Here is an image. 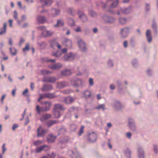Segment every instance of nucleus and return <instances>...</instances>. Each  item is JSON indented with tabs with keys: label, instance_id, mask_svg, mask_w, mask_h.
I'll return each mask as SVG.
<instances>
[{
	"label": "nucleus",
	"instance_id": "f257e3e1",
	"mask_svg": "<svg viewBox=\"0 0 158 158\" xmlns=\"http://www.w3.org/2000/svg\"><path fill=\"white\" fill-rule=\"evenodd\" d=\"M65 109L63 105L60 103L55 104L53 106V115L54 118H58L60 116V112L64 111Z\"/></svg>",
	"mask_w": 158,
	"mask_h": 158
},
{
	"label": "nucleus",
	"instance_id": "f03ea898",
	"mask_svg": "<svg viewBox=\"0 0 158 158\" xmlns=\"http://www.w3.org/2000/svg\"><path fill=\"white\" fill-rule=\"evenodd\" d=\"M42 104L44 105L45 107H42L40 108L39 105H37L36 107V109L38 114H40L41 112H45L49 110L52 106L51 102L45 101L43 102Z\"/></svg>",
	"mask_w": 158,
	"mask_h": 158
},
{
	"label": "nucleus",
	"instance_id": "7ed1b4c3",
	"mask_svg": "<svg viewBox=\"0 0 158 158\" xmlns=\"http://www.w3.org/2000/svg\"><path fill=\"white\" fill-rule=\"evenodd\" d=\"M97 137V135L95 133L91 132L88 134L87 140L89 143L94 142L96 141Z\"/></svg>",
	"mask_w": 158,
	"mask_h": 158
},
{
	"label": "nucleus",
	"instance_id": "20e7f679",
	"mask_svg": "<svg viewBox=\"0 0 158 158\" xmlns=\"http://www.w3.org/2000/svg\"><path fill=\"white\" fill-rule=\"evenodd\" d=\"M47 131V130L43 128L41 126H40L37 130V136L43 137L44 136L45 133H46Z\"/></svg>",
	"mask_w": 158,
	"mask_h": 158
},
{
	"label": "nucleus",
	"instance_id": "39448f33",
	"mask_svg": "<svg viewBox=\"0 0 158 158\" xmlns=\"http://www.w3.org/2000/svg\"><path fill=\"white\" fill-rule=\"evenodd\" d=\"M112 107L116 110H122L123 106L118 101H115L112 104Z\"/></svg>",
	"mask_w": 158,
	"mask_h": 158
},
{
	"label": "nucleus",
	"instance_id": "423d86ee",
	"mask_svg": "<svg viewBox=\"0 0 158 158\" xmlns=\"http://www.w3.org/2000/svg\"><path fill=\"white\" fill-rule=\"evenodd\" d=\"M75 58V55L72 53L65 55L62 59L65 61H71Z\"/></svg>",
	"mask_w": 158,
	"mask_h": 158
},
{
	"label": "nucleus",
	"instance_id": "0eeeda50",
	"mask_svg": "<svg viewBox=\"0 0 158 158\" xmlns=\"http://www.w3.org/2000/svg\"><path fill=\"white\" fill-rule=\"evenodd\" d=\"M72 85L74 86L78 87L82 85L83 83L82 80L79 79H76L72 80L71 82Z\"/></svg>",
	"mask_w": 158,
	"mask_h": 158
},
{
	"label": "nucleus",
	"instance_id": "6e6552de",
	"mask_svg": "<svg viewBox=\"0 0 158 158\" xmlns=\"http://www.w3.org/2000/svg\"><path fill=\"white\" fill-rule=\"evenodd\" d=\"M40 29L42 31L43 35L44 37L51 36L52 34V33L49 31L47 30L44 27H39Z\"/></svg>",
	"mask_w": 158,
	"mask_h": 158
},
{
	"label": "nucleus",
	"instance_id": "1a4fd4ad",
	"mask_svg": "<svg viewBox=\"0 0 158 158\" xmlns=\"http://www.w3.org/2000/svg\"><path fill=\"white\" fill-rule=\"evenodd\" d=\"M60 13V11L58 9L52 8L51 10L50 14V16L55 17L58 16Z\"/></svg>",
	"mask_w": 158,
	"mask_h": 158
},
{
	"label": "nucleus",
	"instance_id": "9d476101",
	"mask_svg": "<svg viewBox=\"0 0 158 158\" xmlns=\"http://www.w3.org/2000/svg\"><path fill=\"white\" fill-rule=\"evenodd\" d=\"M137 152L138 158H144V152L141 147H138Z\"/></svg>",
	"mask_w": 158,
	"mask_h": 158
},
{
	"label": "nucleus",
	"instance_id": "9b49d317",
	"mask_svg": "<svg viewBox=\"0 0 158 158\" xmlns=\"http://www.w3.org/2000/svg\"><path fill=\"white\" fill-rule=\"evenodd\" d=\"M78 46L80 49L82 51H85L87 50L86 45L82 40H80L78 42Z\"/></svg>",
	"mask_w": 158,
	"mask_h": 158
},
{
	"label": "nucleus",
	"instance_id": "f8f14e48",
	"mask_svg": "<svg viewBox=\"0 0 158 158\" xmlns=\"http://www.w3.org/2000/svg\"><path fill=\"white\" fill-rule=\"evenodd\" d=\"M129 128L132 131H135L136 130V127L135 124L134 122L132 119H129Z\"/></svg>",
	"mask_w": 158,
	"mask_h": 158
},
{
	"label": "nucleus",
	"instance_id": "ddd939ff",
	"mask_svg": "<svg viewBox=\"0 0 158 158\" xmlns=\"http://www.w3.org/2000/svg\"><path fill=\"white\" fill-rule=\"evenodd\" d=\"M62 43L63 45L69 48L71 47L72 43L71 41L67 38H64L62 40Z\"/></svg>",
	"mask_w": 158,
	"mask_h": 158
},
{
	"label": "nucleus",
	"instance_id": "4468645a",
	"mask_svg": "<svg viewBox=\"0 0 158 158\" xmlns=\"http://www.w3.org/2000/svg\"><path fill=\"white\" fill-rule=\"evenodd\" d=\"M78 15L79 18L82 22H85L87 21V18L85 15L81 11H79Z\"/></svg>",
	"mask_w": 158,
	"mask_h": 158
},
{
	"label": "nucleus",
	"instance_id": "2eb2a0df",
	"mask_svg": "<svg viewBox=\"0 0 158 158\" xmlns=\"http://www.w3.org/2000/svg\"><path fill=\"white\" fill-rule=\"evenodd\" d=\"M62 67V65L60 63H56L49 66L50 69L53 70L59 69Z\"/></svg>",
	"mask_w": 158,
	"mask_h": 158
},
{
	"label": "nucleus",
	"instance_id": "dca6fc26",
	"mask_svg": "<svg viewBox=\"0 0 158 158\" xmlns=\"http://www.w3.org/2000/svg\"><path fill=\"white\" fill-rule=\"evenodd\" d=\"M74 100V99L71 97H63L62 100V102H64L67 104H70L73 102Z\"/></svg>",
	"mask_w": 158,
	"mask_h": 158
},
{
	"label": "nucleus",
	"instance_id": "f3484780",
	"mask_svg": "<svg viewBox=\"0 0 158 158\" xmlns=\"http://www.w3.org/2000/svg\"><path fill=\"white\" fill-rule=\"evenodd\" d=\"M103 19L105 22L107 23H112L114 22L115 21V19L113 18L106 15L104 16Z\"/></svg>",
	"mask_w": 158,
	"mask_h": 158
},
{
	"label": "nucleus",
	"instance_id": "a211bd4d",
	"mask_svg": "<svg viewBox=\"0 0 158 158\" xmlns=\"http://www.w3.org/2000/svg\"><path fill=\"white\" fill-rule=\"evenodd\" d=\"M53 89L52 86L51 85H44L41 88V90L43 92H47L52 90Z\"/></svg>",
	"mask_w": 158,
	"mask_h": 158
},
{
	"label": "nucleus",
	"instance_id": "6ab92c4d",
	"mask_svg": "<svg viewBox=\"0 0 158 158\" xmlns=\"http://www.w3.org/2000/svg\"><path fill=\"white\" fill-rule=\"evenodd\" d=\"M129 29L127 27L124 28L121 30V36L122 37L125 38L127 37L129 32Z\"/></svg>",
	"mask_w": 158,
	"mask_h": 158
},
{
	"label": "nucleus",
	"instance_id": "aec40b11",
	"mask_svg": "<svg viewBox=\"0 0 158 158\" xmlns=\"http://www.w3.org/2000/svg\"><path fill=\"white\" fill-rule=\"evenodd\" d=\"M68 153L73 158H76L79 156V154L77 151L75 152L73 151H69L68 152Z\"/></svg>",
	"mask_w": 158,
	"mask_h": 158
},
{
	"label": "nucleus",
	"instance_id": "412c9836",
	"mask_svg": "<svg viewBox=\"0 0 158 158\" xmlns=\"http://www.w3.org/2000/svg\"><path fill=\"white\" fill-rule=\"evenodd\" d=\"M68 83L65 81L58 82L57 84V87L59 89L68 86Z\"/></svg>",
	"mask_w": 158,
	"mask_h": 158
},
{
	"label": "nucleus",
	"instance_id": "4be33fe9",
	"mask_svg": "<svg viewBox=\"0 0 158 158\" xmlns=\"http://www.w3.org/2000/svg\"><path fill=\"white\" fill-rule=\"evenodd\" d=\"M56 80V78L54 77H47L43 78V81L45 82H53Z\"/></svg>",
	"mask_w": 158,
	"mask_h": 158
},
{
	"label": "nucleus",
	"instance_id": "5701e85b",
	"mask_svg": "<svg viewBox=\"0 0 158 158\" xmlns=\"http://www.w3.org/2000/svg\"><path fill=\"white\" fill-rule=\"evenodd\" d=\"M37 20L39 23H43L46 22L47 19L44 16H39L37 18Z\"/></svg>",
	"mask_w": 158,
	"mask_h": 158
},
{
	"label": "nucleus",
	"instance_id": "b1692460",
	"mask_svg": "<svg viewBox=\"0 0 158 158\" xmlns=\"http://www.w3.org/2000/svg\"><path fill=\"white\" fill-rule=\"evenodd\" d=\"M56 138V136H54L52 134L48 135L47 137V141L48 143H52L53 142Z\"/></svg>",
	"mask_w": 158,
	"mask_h": 158
},
{
	"label": "nucleus",
	"instance_id": "393cba45",
	"mask_svg": "<svg viewBox=\"0 0 158 158\" xmlns=\"http://www.w3.org/2000/svg\"><path fill=\"white\" fill-rule=\"evenodd\" d=\"M146 36L148 41L150 43L152 40V36L151 35V31L149 30H148L146 32Z\"/></svg>",
	"mask_w": 158,
	"mask_h": 158
},
{
	"label": "nucleus",
	"instance_id": "a878e982",
	"mask_svg": "<svg viewBox=\"0 0 158 158\" xmlns=\"http://www.w3.org/2000/svg\"><path fill=\"white\" fill-rule=\"evenodd\" d=\"M53 1V0H40V2L42 4L48 6L50 5Z\"/></svg>",
	"mask_w": 158,
	"mask_h": 158
},
{
	"label": "nucleus",
	"instance_id": "bb28decb",
	"mask_svg": "<svg viewBox=\"0 0 158 158\" xmlns=\"http://www.w3.org/2000/svg\"><path fill=\"white\" fill-rule=\"evenodd\" d=\"M124 154L126 157L127 158H130L131 152L129 148H127L124 151Z\"/></svg>",
	"mask_w": 158,
	"mask_h": 158
},
{
	"label": "nucleus",
	"instance_id": "cd10ccee",
	"mask_svg": "<svg viewBox=\"0 0 158 158\" xmlns=\"http://www.w3.org/2000/svg\"><path fill=\"white\" fill-rule=\"evenodd\" d=\"M94 109L98 110H102L103 111H104L106 109V108L105 107V104H102L98 105L94 108Z\"/></svg>",
	"mask_w": 158,
	"mask_h": 158
},
{
	"label": "nucleus",
	"instance_id": "c85d7f7f",
	"mask_svg": "<svg viewBox=\"0 0 158 158\" xmlns=\"http://www.w3.org/2000/svg\"><path fill=\"white\" fill-rule=\"evenodd\" d=\"M71 74V72L70 69H65L61 72V74L63 76H69Z\"/></svg>",
	"mask_w": 158,
	"mask_h": 158
},
{
	"label": "nucleus",
	"instance_id": "c756f323",
	"mask_svg": "<svg viewBox=\"0 0 158 158\" xmlns=\"http://www.w3.org/2000/svg\"><path fill=\"white\" fill-rule=\"evenodd\" d=\"M121 13L124 14H127L131 12L130 9L129 8H123L120 9Z\"/></svg>",
	"mask_w": 158,
	"mask_h": 158
},
{
	"label": "nucleus",
	"instance_id": "7c9ffc66",
	"mask_svg": "<svg viewBox=\"0 0 158 158\" xmlns=\"http://www.w3.org/2000/svg\"><path fill=\"white\" fill-rule=\"evenodd\" d=\"M51 46L53 48H54L55 47H57L58 48L60 49L61 46L57 42L54 41H52L51 42Z\"/></svg>",
	"mask_w": 158,
	"mask_h": 158
},
{
	"label": "nucleus",
	"instance_id": "2f4dec72",
	"mask_svg": "<svg viewBox=\"0 0 158 158\" xmlns=\"http://www.w3.org/2000/svg\"><path fill=\"white\" fill-rule=\"evenodd\" d=\"M51 117V115L49 114H46L43 115L40 118L42 121H46Z\"/></svg>",
	"mask_w": 158,
	"mask_h": 158
},
{
	"label": "nucleus",
	"instance_id": "473e14b6",
	"mask_svg": "<svg viewBox=\"0 0 158 158\" xmlns=\"http://www.w3.org/2000/svg\"><path fill=\"white\" fill-rule=\"evenodd\" d=\"M83 94V96L85 98H87L90 97L91 93L89 91L86 90L84 92Z\"/></svg>",
	"mask_w": 158,
	"mask_h": 158
},
{
	"label": "nucleus",
	"instance_id": "72a5a7b5",
	"mask_svg": "<svg viewBox=\"0 0 158 158\" xmlns=\"http://www.w3.org/2000/svg\"><path fill=\"white\" fill-rule=\"evenodd\" d=\"M64 22L63 20L59 19L57 20V23L56 24L54 25L55 27H60L64 25Z\"/></svg>",
	"mask_w": 158,
	"mask_h": 158
},
{
	"label": "nucleus",
	"instance_id": "f704fd0d",
	"mask_svg": "<svg viewBox=\"0 0 158 158\" xmlns=\"http://www.w3.org/2000/svg\"><path fill=\"white\" fill-rule=\"evenodd\" d=\"M55 156V154L53 152L48 153L47 156H45L43 157V158H54Z\"/></svg>",
	"mask_w": 158,
	"mask_h": 158
},
{
	"label": "nucleus",
	"instance_id": "c9c22d12",
	"mask_svg": "<svg viewBox=\"0 0 158 158\" xmlns=\"http://www.w3.org/2000/svg\"><path fill=\"white\" fill-rule=\"evenodd\" d=\"M6 23H5L3 24V27L1 29V31L0 32V35H2L3 33H5L6 32Z\"/></svg>",
	"mask_w": 158,
	"mask_h": 158
},
{
	"label": "nucleus",
	"instance_id": "e433bc0d",
	"mask_svg": "<svg viewBox=\"0 0 158 158\" xmlns=\"http://www.w3.org/2000/svg\"><path fill=\"white\" fill-rule=\"evenodd\" d=\"M56 121L55 120H51L46 122V125L48 127H50L55 124Z\"/></svg>",
	"mask_w": 158,
	"mask_h": 158
},
{
	"label": "nucleus",
	"instance_id": "4c0bfd02",
	"mask_svg": "<svg viewBox=\"0 0 158 158\" xmlns=\"http://www.w3.org/2000/svg\"><path fill=\"white\" fill-rule=\"evenodd\" d=\"M152 27L154 30L155 34H156L157 31V26L155 22L154 21L153 22L152 24Z\"/></svg>",
	"mask_w": 158,
	"mask_h": 158
},
{
	"label": "nucleus",
	"instance_id": "58836bf2",
	"mask_svg": "<svg viewBox=\"0 0 158 158\" xmlns=\"http://www.w3.org/2000/svg\"><path fill=\"white\" fill-rule=\"evenodd\" d=\"M52 54L53 56L56 57H59L62 55L61 52L59 51H57L56 52H53Z\"/></svg>",
	"mask_w": 158,
	"mask_h": 158
},
{
	"label": "nucleus",
	"instance_id": "ea45409f",
	"mask_svg": "<svg viewBox=\"0 0 158 158\" xmlns=\"http://www.w3.org/2000/svg\"><path fill=\"white\" fill-rule=\"evenodd\" d=\"M96 4L98 6H99L101 5L103 9L105 8L106 6V5L105 3L102 2H97L96 3Z\"/></svg>",
	"mask_w": 158,
	"mask_h": 158
},
{
	"label": "nucleus",
	"instance_id": "a19ab883",
	"mask_svg": "<svg viewBox=\"0 0 158 158\" xmlns=\"http://www.w3.org/2000/svg\"><path fill=\"white\" fill-rule=\"evenodd\" d=\"M10 52L12 55H15L17 53L16 50L14 48H10Z\"/></svg>",
	"mask_w": 158,
	"mask_h": 158
},
{
	"label": "nucleus",
	"instance_id": "79ce46f5",
	"mask_svg": "<svg viewBox=\"0 0 158 158\" xmlns=\"http://www.w3.org/2000/svg\"><path fill=\"white\" fill-rule=\"evenodd\" d=\"M118 0H115L111 4L110 6V7L111 8H114L116 7L118 4Z\"/></svg>",
	"mask_w": 158,
	"mask_h": 158
},
{
	"label": "nucleus",
	"instance_id": "37998d69",
	"mask_svg": "<svg viewBox=\"0 0 158 158\" xmlns=\"http://www.w3.org/2000/svg\"><path fill=\"white\" fill-rule=\"evenodd\" d=\"M29 47V44L28 43L26 44L25 47L23 48V51L24 52L27 51H28L30 49Z\"/></svg>",
	"mask_w": 158,
	"mask_h": 158
},
{
	"label": "nucleus",
	"instance_id": "c03bdc74",
	"mask_svg": "<svg viewBox=\"0 0 158 158\" xmlns=\"http://www.w3.org/2000/svg\"><path fill=\"white\" fill-rule=\"evenodd\" d=\"M84 127L82 126L81 127L78 133V135L79 136H81L84 132Z\"/></svg>",
	"mask_w": 158,
	"mask_h": 158
},
{
	"label": "nucleus",
	"instance_id": "a18cd8bd",
	"mask_svg": "<svg viewBox=\"0 0 158 158\" xmlns=\"http://www.w3.org/2000/svg\"><path fill=\"white\" fill-rule=\"evenodd\" d=\"M153 151L155 154H156L158 153V148L157 145H153Z\"/></svg>",
	"mask_w": 158,
	"mask_h": 158
},
{
	"label": "nucleus",
	"instance_id": "49530a36",
	"mask_svg": "<svg viewBox=\"0 0 158 158\" xmlns=\"http://www.w3.org/2000/svg\"><path fill=\"white\" fill-rule=\"evenodd\" d=\"M42 150H43V149L42 148V146H41L37 147L35 149V152L36 153H38L40 152Z\"/></svg>",
	"mask_w": 158,
	"mask_h": 158
},
{
	"label": "nucleus",
	"instance_id": "de8ad7c7",
	"mask_svg": "<svg viewBox=\"0 0 158 158\" xmlns=\"http://www.w3.org/2000/svg\"><path fill=\"white\" fill-rule=\"evenodd\" d=\"M68 23L69 25L71 26H73L74 25V21L72 19L69 18L68 19Z\"/></svg>",
	"mask_w": 158,
	"mask_h": 158
},
{
	"label": "nucleus",
	"instance_id": "09e8293b",
	"mask_svg": "<svg viewBox=\"0 0 158 158\" xmlns=\"http://www.w3.org/2000/svg\"><path fill=\"white\" fill-rule=\"evenodd\" d=\"M119 21L121 24H124L126 23L127 20L125 18H121L119 19Z\"/></svg>",
	"mask_w": 158,
	"mask_h": 158
},
{
	"label": "nucleus",
	"instance_id": "8fccbe9b",
	"mask_svg": "<svg viewBox=\"0 0 158 158\" xmlns=\"http://www.w3.org/2000/svg\"><path fill=\"white\" fill-rule=\"evenodd\" d=\"M107 63L109 67H111L113 66V63L112 60L111 59H109L107 61Z\"/></svg>",
	"mask_w": 158,
	"mask_h": 158
},
{
	"label": "nucleus",
	"instance_id": "3c124183",
	"mask_svg": "<svg viewBox=\"0 0 158 158\" xmlns=\"http://www.w3.org/2000/svg\"><path fill=\"white\" fill-rule=\"evenodd\" d=\"M47 93V96L48 98H52L55 97V95L53 93Z\"/></svg>",
	"mask_w": 158,
	"mask_h": 158
},
{
	"label": "nucleus",
	"instance_id": "603ef678",
	"mask_svg": "<svg viewBox=\"0 0 158 158\" xmlns=\"http://www.w3.org/2000/svg\"><path fill=\"white\" fill-rule=\"evenodd\" d=\"M42 143V141L41 140H38L36 141H35L34 143V145L35 146H37Z\"/></svg>",
	"mask_w": 158,
	"mask_h": 158
},
{
	"label": "nucleus",
	"instance_id": "864d4df0",
	"mask_svg": "<svg viewBox=\"0 0 158 158\" xmlns=\"http://www.w3.org/2000/svg\"><path fill=\"white\" fill-rule=\"evenodd\" d=\"M89 13L91 16L93 17H95L97 15L96 13L93 11H90Z\"/></svg>",
	"mask_w": 158,
	"mask_h": 158
},
{
	"label": "nucleus",
	"instance_id": "5fc2aeb1",
	"mask_svg": "<svg viewBox=\"0 0 158 158\" xmlns=\"http://www.w3.org/2000/svg\"><path fill=\"white\" fill-rule=\"evenodd\" d=\"M39 45L41 48H44L46 45L45 43L43 42H42L41 43H39Z\"/></svg>",
	"mask_w": 158,
	"mask_h": 158
},
{
	"label": "nucleus",
	"instance_id": "6e6d98bb",
	"mask_svg": "<svg viewBox=\"0 0 158 158\" xmlns=\"http://www.w3.org/2000/svg\"><path fill=\"white\" fill-rule=\"evenodd\" d=\"M51 73L50 71L46 70H43L41 71V73L43 75L50 73Z\"/></svg>",
	"mask_w": 158,
	"mask_h": 158
},
{
	"label": "nucleus",
	"instance_id": "4d7b16f0",
	"mask_svg": "<svg viewBox=\"0 0 158 158\" xmlns=\"http://www.w3.org/2000/svg\"><path fill=\"white\" fill-rule=\"evenodd\" d=\"M43 150L44 151H47L48 150L49 148L48 146L46 145H44L42 146Z\"/></svg>",
	"mask_w": 158,
	"mask_h": 158
},
{
	"label": "nucleus",
	"instance_id": "13d9d810",
	"mask_svg": "<svg viewBox=\"0 0 158 158\" xmlns=\"http://www.w3.org/2000/svg\"><path fill=\"white\" fill-rule=\"evenodd\" d=\"M150 10V6L149 4L146 3L145 4V10L146 11H149Z\"/></svg>",
	"mask_w": 158,
	"mask_h": 158
},
{
	"label": "nucleus",
	"instance_id": "bf43d9fd",
	"mask_svg": "<svg viewBox=\"0 0 158 158\" xmlns=\"http://www.w3.org/2000/svg\"><path fill=\"white\" fill-rule=\"evenodd\" d=\"M133 66L134 67H136L137 65V61L135 60H134L132 62Z\"/></svg>",
	"mask_w": 158,
	"mask_h": 158
},
{
	"label": "nucleus",
	"instance_id": "052dcab7",
	"mask_svg": "<svg viewBox=\"0 0 158 158\" xmlns=\"http://www.w3.org/2000/svg\"><path fill=\"white\" fill-rule=\"evenodd\" d=\"M5 144L3 143L2 146V153L4 154L6 150V148L5 147Z\"/></svg>",
	"mask_w": 158,
	"mask_h": 158
},
{
	"label": "nucleus",
	"instance_id": "680f3d73",
	"mask_svg": "<svg viewBox=\"0 0 158 158\" xmlns=\"http://www.w3.org/2000/svg\"><path fill=\"white\" fill-rule=\"evenodd\" d=\"M75 31L77 32H81V27L79 26H78L77 28L75 29Z\"/></svg>",
	"mask_w": 158,
	"mask_h": 158
},
{
	"label": "nucleus",
	"instance_id": "e2e57ef3",
	"mask_svg": "<svg viewBox=\"0 0 158 158\" xmlns=\"http://www.w3.org/2000/svg\"><path fill=\"white\" fill-rule=\"evenodd\" d=\"M89 83L90 86H93L94 85V81L93 79L92 78L89 79Z\"/></svg>",
	"mask_w": 158,
	"mask_h": 158
},
{
	"label": "nucleus",
	"instance_id": "0e129e2a",
	"mask_svg": "<svg viewBox=\"0 0 158 158\" xmlns=\"http://www.w3.org/2000/svg\"><path fill=\"white\" fill-rule=\"evenodd\" d=\"M126 136L129 139H130L131 137V134L130 132H128L126 134Z\"/></svg>",
	"mask_w": 158,
	"mask_h": 158
},
{
	"label": "nucleus",
	"instance_id": "69168bd1",
	"mask_svg": "<svg viewBox=\"0 0 158 158\" xmlns=\"http://www.w3.org/2000/svg\"><path fill=\"white\" fill-rule=\"evenodd\" d=\"M14 17L15 19H18V14L16 10L14 11Z\"/></svg>",
	"mask_w": 158,
	"mask_h": 158
},
{
	"label": "nucleus",
	"instance_id": "338daca9",
	"mask_svg": "<svg viewBox=\"0 0 158 158\" xmlns=\"http://www.w3.org/2000/svg\"><path fill=\"white\" fill-rule=\"evenodd\" d=\"M60 52H61L62 54H65L67 52V49L66 48L63 49L61 50V51Z\"/></svg>",
	"mask_w": 158,
	"mask_h": 158
},
{
	"label": "nucleus",
	"instance_id": "774afa93",
	"mask_svg": "<svg viewBox=\"0 0 158 158\" xmlns=\"http://www.w3.org/2000/svg\"><path fill=\"white\" fill-rule=\"evenodd\" d=\"M63 92L64 94H69L71 92V91L69 89L65 90L63 91Z\"/></svg>",
	"mask_w": 158,
	"mask_h": 158
}]
</instances>
